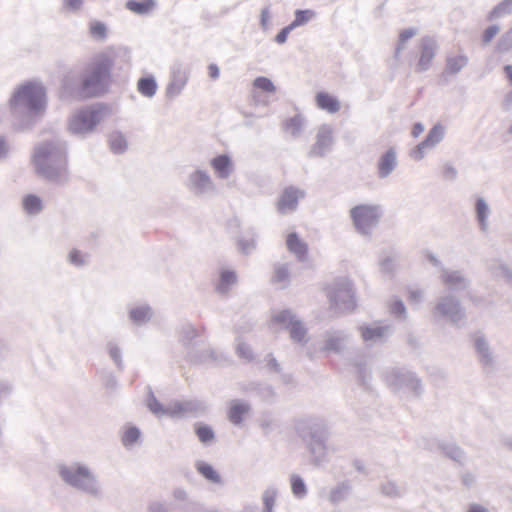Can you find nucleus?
I'll return each mask as SVG.
<instances>
[{"mask_svg":"<svg viewBox=\"0 0 512 512\" xmlns=\"http://www.w3.org/2000/svg\"><path fill=\"white\" fill-rule=\"evenodd\" d=\"M115 55L112 50H104L95 54L85 65L80 83L65 77L61 88L60 98L68 103L88 98L99 97L108 91L111 83V72Z\"/></svg>","mask_w":512,"mask_h":512,"instance_id":"obj_1","label":"nucleus"},{"mask_svg":"<svg viewBox=\"0 0 512 512\" xmlns=\"http://www.w3.org/2000/svg\"><path fill=\"white\" fill-rule=\"evenodd\" d=\"M48 106L47 88L39 79L23 81L15 86L8 108L16 130H28L43 117Z\"/></svg>","mask_w":512,"mask_h":512,"instance_id":"obj_2","label":"nucleus"},{"mask_svg":"<svg viewBox=\"0 0 512 512\" xmlns=\"http://www.w3.org/2000/svg\"><path fill=\"white\" fill-rule=\"evenodd\" d=\"M32 163L39 176L53 183H66L69 179L66 141L55 138L39 143L34 148Z\"/></svg>","mask_w":512,"mask_h":512,"instance_id":"obj_3","label":"nucleus"},{"mask_svg":"<svg viewBox=\"0 0 512 512\" xmlns=\"http://www.w3.org/2000/svg\"><path fill=\"white\" fill-rule=\"evenodd\" d=\"M60 480L69 488L88 497L100 499L103 496V485L96 469L87 461L71 460L56 466Z\"/></svg>","mask_w":512,"mask_h":512,"instance_id":"obj_4","label":"nucleus"},{"mask_svg":"<svg viewBox=\"0 0 512 512\" xmlns=\"http://www.w3.org/2000/svg\"><path fill=\"white\" fill-rule=\"evenodd\" d=\"M107 116V108L102 104H90L73 110L68 118L67 131L76 137L85 138L96 132L98 125Z\"/></svg>","mask_w":512,"mask_h":512,"instance_id":"obj_5","label":"nucleus"},{"mask_svg":"<svg viewBox=\"0 0 512 512\" xmlns=\"http://www.w3.org/2000/svg\"><path fill=\"white\" fill-rule=\"evenodd\" d=\"M327 297L329 310L335 315L350 314L357 308L356 290L348 278L335 279L328 287Z\"/></svg>","mask_w":512,"mask_h":512,"instance_id":"obj_6","label":"nucleus"},{"mask_svg":"<svg viewBox=\"0 0 512 512\" xmlns=\"http://www.w3.org/2000/svg\"><path fill=\"white\" fill-rule=\"evenodd\" d=\"M184 187L196 199H210L218 195L217 184L208 170L194 168L185 177Z\"/></svg>","mask_w":512,"mask_h":512,"instance_id":"obj_7","label":"nucleus"},{"mask_svg":"<svg viewBox=\"0 0 512 512\" xmlns=\"http://www.w3.org/2000/svg\"><path fill=\"white\" fill-rule=\"evenodd\" d=\"M147 407L158 418H182L205 410V404L200 401L172 402L163 406L153 395L147 399Z\"/></svg>","mask_w":512,"mask_h":512,"instance_id":"obj_8","label":"nucleus"},{"mask_svg":"<svg viewBox=\"0 0 512 512\" xmlns=\"http://www.w3.org/2000/svg\"><path fill=\"white\" fill-rule=\"evenodd\" d=\"M350 217L355 230L363 236H368L381 218V209L379 205L361 204L350 210Z\"/></svg>","mask_w":512,"mask_h":512,"instance_id":"obj_9","label":"nucleus"},{"mask_svg":"<svg viewBox=\"0 0 512 512\" xmlns=\"http://www.w3.org/2000/svg\"><path fill=\"white\" fill-rule=\"evenodd\" d=\"M433 315L436 318L445 319L453 325H460L466 318L461 300L453 294L443 295L437 300L433 308Z\"/></svg>","mask_w":512,"mask_h":512,"instance_id":"obj_10","label":"nucleus"},{"mask_svg":"<svg viewBox=\"0 0 512 512\" xmlns=\"http://www.w3.org/2000/svg\"><path fill=\"white\" fill-rule=\"evenodd\" d=\"M229 235L236 240L238 249L244 254H250L256 247V230L251 225L243 223L239 218L229 220L227 225Z\"/></svg>","mask_w":512,"mask_h":512,"instance_id":"obj_11","label":"nucleus"},{"mask_svg":"<svg viewBox=\"0 0 512 512\" xmlns=\"http://www.w3.org/2000/svg\"><path fill=\"white\" fill-rule=\"evenodd\" d=\"M386 381L395 390L410 393H418L421 390L420 380L407 371L393 370L387 374Z\"/></svg>","mask_w":512,"mask_h":512,"instance_id":"obj_12","label":"nucleus"},{"mask_svg":"<svg viewBox=\"0 0 512 512\" xmlns=\"http://www.w3.org/2000/svg\"><path fill=\"white\" fill-rule=\"evenodd\" d=\"M190 70L183 61H175L171 67L169 83L166 87V95L174 98L182 92L189 80Z\"/></svg>","mask_w":512,"mask_h":512,"instance_id":"obj_13","label":"nucleus"},{"mask_svg":"<svg viewBox=\"0 0 512 512\" xmlns=\"http://www.w3.org/2000/svg\"><path fill=\"white\" fill-rule=\"evenodd\" d=\"M444 135V126L441 124H436L428 132L426 138L410 151V157L415 161H421L424 159L426 151L431 150L437 146L443 140Z\"/></svg>","mask_w":512,"mask_h":512,"instance_id":"obj_14","label":"nucleus"},{"mask_svg":"<svg viewBox=\"0 0 512 512\" xmlns=\"http://www.w3.org/2000/svg\"><path fill=\"white\" fill-rule=\"evenodd\" d=\"M304 196V191L296 187L289 186L285 188L276 202L277 211L283 215L294 212L297 209L298 201Z\"/></svg>","mask_w":512,"mask_h":512,"instance_id":"obj_15","label":"nucleus"},{"mask_svg":"<svg viewBox=\"0 0 512 512\" xmlns=\"http://www.w3.org/2000/svg\"><path fill=\"white\" fill-rule=\"evenodd\" d=\"M296 431L312 451L318 447L320 438L318 435L319 426L316 418L300 419L296 424Z\"/></svg>","mask_w":512,"mask_h":512,"instance_id":"obj_16","label":"nucleus"},{"mask_svg":"<svg viewBox=\"0 0 512 512\" xmlns=\"http://www.w3.org/2000/svg\"><path fill=\"white\" fill-rule=\"evenodd\" d=\"M440 282L448 289L461 291L469 287V279L459 270L442 269L439 276Z\"/></svg>","mask_w":512,"mask_h":512,"instance_id":"obj_17","label":"nucleus"},{"mask_svg":"<svg viewBox=\"0 0 512 512\" xmlns=\"http://www.w3.org/2000/svg\"><path fill=\"white\" fill-rule=\"evenodd\" d=\"M209 165L215 176L220 180H226L232 176L235 171V164L232 157L228 154H220L210 159Z\"/></svg>","mask_w":512,"mask_h":512,"instance_id":"obj_18","label":"nucleus"},{"mask_svg":"<svg viewBox=\"0 0 512 512\" xmlns=\"http://www.w3.org/2000/svg\"><path fill=\"white\" fill-rule=\"evenodd\" d=\"M473 345L479 362L484 367H493L496 358L488 339L484 335H476Z\"/></svg>","mask_w":512,"mask_h":512,"instance_id":"obj_19","label":"nucleus"},{"mask_svg":"<svg viewBox=\"0 0 512 512\" xmlns=\"http://www.w3.org/2000/svg\"><path fill=\"white\" fill-rule=\"evenodd\" d=\"M360 333L363 341L368 345L376 344L382 341L385 337L389 336L391 329L389 326H383L380 324H372L362 326Z\"/></svg>","mask_w":512,"mask_h":512,"instance_id":"obj_20","label":"nucleus"},{"mask_svg":"<svg viewBox=\"0 0 512 512\" xmlns=\"http://www.w3.org/2000/svg\"><path fill=\"white\" fill-rule=\"evenodd\" d=\"M437 52V44L431 38H423L421 41V52L417 63V70L420 72L430 68L433 58Z\"/></svg>","mask_w":512,"mask_h":512,"instance_id":"obj_21","label":"nucleus"},{"mask_svg":"<svg viewBox=\"0 0 512 512\" xmlns=\"http://www.w3.org/2000/svg\"><path fill=\"white\" fill-rule=\"evenodd\" d=\"M397 165V152L394 148H390L380 156L377 162L379 178L386 179L387 177H389L392 174V172L396 169Z\"/></svg>","mask_w":512,"mask_h":512,"instance_id":"obj_22","label":"nucleus"},{"mask_svg":"<svg viewBox=\"0 0 512 512\" xmlns=\"http://www.w3.org/2000/svg\"><path fill=\"white\" fill-rule=\"evenodd\" d=\"M154 316L153 309L148 304H137L128 310L129 320L136 326H143L150 322Z\"/></svg>","mask_w":512,"mask_h":512,"instance_id":"obj_23","label":"nucleus"},{"mask_svg":"<svg viewBox=\"0 0 512 512\" xmlns=\"http://www.w3.org/2000/svg\"><path fill=\"white\" fill-rule=\"evenodd\" d=\"M251 406L243 400H232L229 405L228 419L234 425H241L245 418L249 415Z\"/></svg>","mask_w":512,"mask_h":512,"instance_id":"obj_24","label":"nucleus"},{"mask_svg":"<svg viewBox=\"0 0 512 512\" xmlns=\"http://www.w3.org/2000/svg\"><path fill=\"white\" fill-rule=\"evenodd\" d=\"M121 443L126 449H133L141 443V431L136 426L127 423L121 429Z\"/></svg>","mask_w":512,"mask_h":512,"instance_id":"obj_25","label":"nucleus"},{"mask_svg":"<svg viewBox=\"0 0 512 512\" xmlns=\"http://www.w3.org/2000/svg\"><path fill=\"white\" fill-rule=\"evenodd\" d=\"M21 206L26 215L35 217L43 211L44 201L36 194H26L22 197Z\"/></svg>","mask_w":512,"mask_h":512,"instance_id":"obj_26","label":"nucleus"},{"mask_svg":"<svg viewBox=\"0 0 512 512\" xmlns=\"http://www.w3.org/2000/svg\"><path fill=\"white\" fill-rule=\"evenodd\" d=\"M286 246L298 260H307V244L296 233L292 232L287 235Z\"/></svg>","mask_w":512,"mask_h":512,"instance_id":"obj_27","label":"nucleus"},{"mask_svg":"<svg viewBox=\"0 0 512 512\" xmlns=\"http://www.w3.org/2000/svg\"><path fill=\"white\" fill-rule=\"evenodd\" d=\"M195 469L196 471L208 482L216 484V485H222L223 480L221 478V475L219 472L209 463L197 460L195 462Z\"/></svg>","mask_w":512,"mask_h":512,"instance_id":"obj_28","label":"nucleus"},{"mask_svg":"<svg viewBox=\"0 0 512 512\" xmlns=\"http://www.w3.org/2000/svg\"><path fill=\"white\" fill-rule=\"evenodd\" d=\"M475 213L476 219L479 225V228L482 232H486L489 228V216L491 214V209L487 201L483 198H479L475 204Z\"/></svg>","mask_w":512,"mask_h":512,"instance_id":"obj_29","label":"nucleus"},{"mask_svg":"<svg viewBox=\"0 0 512 512\" xmlns=\"http://www.w3.org/2000/svg\"><path fill=\"white\" fill-rule=\"evenodd\" d=\"M271 281L280 288L287 287L290 282V268L288 264H276Z\"/></svg>","mask_w":512,"mask_h":512,"instance_id":"obj_30","label":"nucleus"},{"mask_svg":"<svg viewBox=\"0 0 512 512\" xmlns=\"http://www.w3.org/2000/svg\"><path fill=\"white\" fill-rule=\"evenodd\" d=\"M378 268L385 277H393L398 269L396 257L391 254H383L378 261Z\"/></svg>","mask_w":512,"mask_h":512,"instance_id":"obj_31","label":"nucleus"},{"mask_svg":"<svg viewBox=\"0 0 512 512\" xmlns=\"http://www.w3.org/2000/svg\"><path fill=\"white\" fill-rule=\"evenodd\" d=\"M157 83L153 76L142 77L137 82L138 92L147 98H153L157 92Z\"/></svg>","mask_w":512,"mask_h":512,"instance_id":"obj_32","label":"nucleus"},{"mask_svg":"<svg viewBox=\"0 0 512 512\" xmlns=\"http://www.w3.org/2000/svg\"><path fill=\"white\" fill-rule=\"evenodd\" d=\"M298 319V317L288 309L273 312L271 324L280 325L287 329Z\"/></svg>","mask_w":512,"mask_h":512,"instance_id":"obj_33","label":"nucleus"},{"mask_svg":"<svg viewBox=\"0 0 512 512\" xmlns=\"http://www.w3.org/2000/svg\"><path fill=\"white\" fill-rule=\"evenodd\" d=\"M110 149L116 154L124 153L128 148L126 136L119 131H114L109 135Z\"/></svg>","mask_w":512,"mask_h":512,"instance_id":"obj_34","label":"nucleus"},{"mask_svg":"<svg viewBox=\"0 0 512 512\" xmlns=\"http://www.w3.org/2000/svg\"><path fill=\"white\" fill-rule=\"evenodd\" d=\"M106 351L116 368L122 371L124 369V361L121 346L115 341H108L106 344Z\"/></svg>","mask_w":512,"mask_h":512,"instance_id":"obj_35","label":"nucleus"},{"mask_svg":"<svg viewBox=\"0 0 512 512\" xmlns=\"http://www.w3.org/2000/svg\"><path fill=\"white\" fill-rule=\"evenodd\" d=\"M288 330L290 332V337L294 342L302 345L307 343V329L299 319L293 322Z\"/></svg>","mask_w":512,"mask_h":512,"instance_id":"obj_36","label":"nucleus"},{"mask_svg":"<svg viewBox=\"0 0 512 512\" xmlns=\"http://www.w3.org/2000/svg\"><path fill=\"white\" fill-rule=\"evenodd\" d=\"M290 488L293 496L297 499H303L307 495V486L298 474L290 475Z\"/></svg>","mask_w":512,"mask_h":512,"instance_id":"obj_37","label":"nucleus"},{"mask_svg":"<svg viewBox=\"0 0 512 512\" xmlns=\"http://www.w3.org/2000/svg\"><path fill=\"white\" fill-rule=\"evenodd\" d=\"M237 281V276L234 271L223 269L220 273V281L217 289L220 293H226Z\"/></svg>","mask_w":512,"mask_h":512,"instance_id":"obj_38","label":"nucleus"},{"mask_svg":"<svg viewBox=\"0 0 512 512\" xmlns=\"http://www.w3.org/2000/svg\"><path fill=\"white\" fill-rule=\"evenodd\" d=\"M317 18V12L314 10H296L295 18L290 23L294 29L308 24L310 21Z\"/></svg>","mask_w":512,"mask_h":512,"instance_id":"obj_39","label":"nucleus"},{"mask_svg":"<svg viewBox=\"0 0 512 512\" xmlns=\"http://www.w3.org/2000/svg\"><path fill=\"white\" fill-rule=\"evenodd\" d=\"M194 430L201 443L208 445L214 441L215 434L210 426L204 423H196Z\"/></svg>","mask_w":512,"mask_h":512,"instance_id":"obj_40","label":"nucleus"},{"mask_svg":"<svg viewBox=\"0 0 512 512\" xmlns=\"http://www.w3.org/2000/svg\"><path fill=\"white\" fill-rule=\"evenodd\" d=\"M252 88L269 96H272L276 93V86L274 83L269 78L264 76L255 78L252 84Z\"/></svg>","mask_w":512,"mask_h":512,"instance_id":"obj_41","label":"nucleus"},{"mask_svg":"<svg viewBox=\"0 0 512 512\" xmlns=\"http://www.w3.org/2000/svg\"><path fill=\"white\" fill-rule=\"evenodd\" d=\"M278 496V489L276 487L270 486L266 488L261 496L263 503L262 511H274L276 499Z\"/></svg>","mask_w":512,"mask_h":512,"instance_id":"obj_42","label":"nucleus"},{"mask_svg":"<svg viewBox=\"0 0 512 512\" xmlns=\"http://www.w3.org/2000/svg\"><path fill=\"white\" fill-rule=\"evenodd\" d=\"M155 6V2L153 0H144V1H134L130 0L126 3V8L136 14H147L150 12Z\"/></svg>","mask_w":512,"mask_h":512,"instance_id":"obj_43","label":"nucleus"},{"mask_svg":"<svg viewBox=\"0 0 512 512\" xmlns=\"http://www.w3.org/2000/svg\"><path fill=\"white\" fill-rule=\"evenodd\" d=\"M467 62L468 59L464 55L449 57L447 60L446 69L449 73L456 74L466 66Z\"/></svg>","mask_w":512,"mask_h":512,"instance_id":"obj_44","label":"nucleus"},{"mask_svg":"<svg viewBox=\"0 0 512 512\" xmlns=\"http://www.w3.org/2000/svg\"><path fill=\"white\" fill-rule=\"evenodd\" d=\"M341 109V102L331 94L322 93V110L335 114Z\"/></svg>","mask_w":512,"mask_h":512,"instance_id":"obj_45","label":"nucleus"},{"mask_svg":"<svg viewBox=\"0 0 512 512\" xmlns=\"http://www.w3.org/2000/svg\"><path fill=\"white\" fill-rule=\"evenodd\" d=\"M346 336L342 333H334L327 336L326 346L327 350L338 352L344 347Z\"/></svg>","mask_w":512,"mask_h":512,"instance_id":"obj_46","label":"nucleus"},{"mask_svg":"<svg viewBox=\"0 0 512 512\" xmlns=\"http://www.w3.org/2000/svg\"><path fill=\"white\" fill-rule=\"evenodd\" d=\"M349 495H350L349 485L346 483H341V484L335 486L331 490V492L329 494V498L333 502H338V501L346 499Z\"/></svg>","mask_w":512,"mask_h":512,"instance_id":"obj_47","label":"nucleus"},{"mask_svg":"<svg viewBox=\"0 0 512 512\" xmlns=\"http://www.w3.org/2000/svg\"><path fill=\"white\" fill-rule=\"evenodd\" d=\"M89 32L94 39L103 41L106 38L107 27L100 21H92L89 24Z\"/></svg>","mask_w":512,"mask_h":512,"instance_id":"obj_48","label":"nucleus"},{"mask_svg":"<svg viewBox=\"0 0 512 512\" xmlns=\"http://www.w3.org/2000/svg\"><path fill=\"white\" fill-rule=\"evenodd\" d=\"M415 35H417V30L415 28H408L403 30L399 35V40L396 46V53H400L406 48V45L410 39H412Z\"/></svg>","mask_w":512,"mask_h":512,"instance_id":"obj_49","label":"nucleus"},{"mask_svg":"<svg viewBox=\"0 0 512 512\" xmlns=\"http://www.w3.org/2000/svg\"><path fill=\"white\" fill-rule=\"evenodd\" d=\"M236 353L237 355L246 360L250 361L253 358V352L248 344H246L242 338L236 339V345H235Z\"/></svg>","mask_w":512,"mask_h":512,"instance_id":"obj_50","label":"nucleus"},{"mask_svg":"<svg viewBox=\"0 0 512 512\" xmlns=\"http://www.w3.org/2000/svg\"><path fill=\"white\" fill-rule=\"evenodd\" d=\"M271 96L262 93L258 90L251 89V101L254 106L266 107L270 104Z\"/></svg>","mask_w":512,"mask_h":512,"instance_id":"obj_51","label":"nucleus"},{"mask_svg":"<svg viewBox=\"0 0 512 512\" xmlns=\"http://www.w3.org/2000/svg\"><path fill=\"white\" fill-rule=\"evenodd\" d=\"M68 262L76 267H82L87 264V256L77 249L68 253Z\"/></svg>","mask_w":512,"mask_h":512,"instance_id":"obj_52","label":"nucleus"},{"mask_svg":"<svg viewBox=\"0 0 512 512\" xmlns=\"http://www.w3.org/2000/svg\"><path fill=\"white\" fill-rule=\"evenodd\" d=\"M172 497H173V500L178 505H185V504L190 503L189 493H188L187 489L184 487L174 488L172 491Z\"/></svg>","mask_w":512,"mask_h":512,"instance_id":"obj_53","label":"nucleus"},{"mask_svg":"<svg viewBox=\"0 0 512 512\" xmlns=\"http://www.w3.org/2000/svg\"><path fill=\"white\" fill-rule=\"evenodd\" d=\"M304 122H305L304 118L300 115H297L287 121L286 129L290 134L296 135L301 131V128L303 127Z\"/></svg>","mask_w":512,"mask_h":512,"instance_id":"obj_54","label":"nucleus"},{"mask_svg":"<svg viewBox=\"0 0 512 512\" xmlns=\"http://www.w3.org/2000/svg\"><path fill=\"white\" fill-rule=\"evenodd\" d=\"M389 310L396 317H405L406 315L404 303L398 298H392L390 300Z\"/></svg>","mask_w":512,"mask_h":512,"instance_id":"obj_55","label":"nucleus"},{"mask_svg":"<svg viewBox=\"0 0 512 512\" xmlns=\"http://www.w3.org/2000/svg\"><path fill=\"white\" fill-rule=\"evenodd\" d=\"M442 449L443 452L453 460L460 461L464 457L463 451L454 444H446Z\"/></svg>","mask_w":512,"mask_h":512,"instance_id":"obj_56","label":"nucleus"},{"mask_svg":"<svg viewBox=\"0 0 512 512\" xmlns=\"http://www.w3.org/2000/svg\"><path fill=\"white\" fill-rule=\"evenodd\" d=\"M442 176L447 181H454L458 176V171L451 163L446 162L442 165Z\"/></svg>","mask_w":512,"mask_h":512,"instance_id":"obj_57","label":"nucleus"},{"mask_svg":"<svg viewBox=\"0 0 512 512\" xmlns=\"http://www.w3.org/2000/svg\"><path fill=\"white\" fill-rule=\"evenodd\" d=\"M62 2L63 9L72 13H78L84 5V0H62Z\"/></svg>","mask_w":512,"mask_h":512,"instance_id":"obj_58","label":"nucleus"},{"mask_svg":"<svg viewBox=\"0 0 512 512\" xmlns=\"http://www.w3.org/2000/svg\"><path fill=\"white\" fill-rule=\"evenodd\" d=\"M257 393L264 401H270L274 399L276 395L274 388L270 385L259 386L257 388Z\"/></svg>","mask_w":512,"mask_h":512,"instance_id":"obj_59","label":"nucleus"},{"mask_svg":"<svg viewBox=\"0 0 512 512\" xmlns=\"http://www.w3.org/2000/svg\"><path fill=\"white\" fill-rule=\"evenodd\" d=\"M512 4V0H507L500 5H498L496 8H494L489 15L490 19H494L502 15L503 13L507 12Z\"/></svg>","mask_w":512,"mask_h":512,"instance_id":"obj_60","label":"nucleus"},{"mask_svg":"<svg viewBox=\"0 0 512 512\" xmlns=\"http://www.w3.org/2000/svg\"><path fill=\"white\" fill-rule=\"evenodd\" d=\"M425 291L420 288H413L409 291V301L412 304H419L424 300Z\"/></svg>","mask_w":512,"mask_h":512,"instance_id":"obj_61","label":"nucleus"},{"mask_svg":"<svg viewBox=\"0 0 512 512\" xmlns=\"http://www.w3.org/2000/svg\"><path fill=\"white\" fill-rule=\"evenodd\" d=\"M147 512H168L166 505L159 500L149 502Z\"/></svg>","mask_w":512,"mask_h":512,"instance_id":"obj_62","label":"nucleus"},{"mask_svg":"<svg viewBox=\"0 0 512 512\" xmlns=\"http://www.w3.org/2000/svg\"><path fill=\"white\" fill-rule=\"evenodd\" d=\"M271 19L269 7H264L260 13V25L263 30H268Z\"/></svg>","mask_w":512,"mask_h":512,"instance_id":"obj_63","label":"nucleus"},{"mask_svg":"<svg viewBox=\"0 0 512 512\" xmlns=\"http://www.w3.org/2000/svg\"><path fill=\"white\" fill-rule=\"evenodd\" d=\"M294 28L292 27L291 24H289L288 26L284 27L275 37V41L278 43V44H284L287 40V37L289 35V33L291 31H293Z\"/></svg>","mask_w":512,"mask_h":512,"instance_id":"obj_64","label":"nucleus"}]
</instances>
